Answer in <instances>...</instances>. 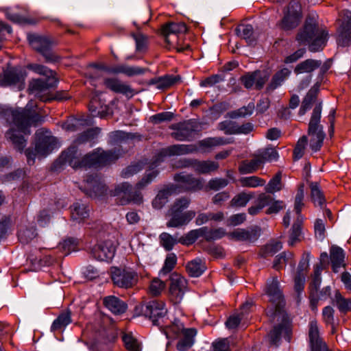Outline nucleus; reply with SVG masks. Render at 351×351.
<instances>
[{"label": "nucleus", "mask_w": 351, "mask_h": 351, "mask_svg": "<svg viewBox=\"0 0 351 351\" xmlns=\"http://www.w3.org/2000/svg\"><path fill=\"white\" fill-rule=\"evenodd\" d=\"M36 106L30 101L24 109L14 110L10 108H2V111L0 112L7 121L12 122L16 127V129L11 128L8 131L5 136L10 140L14 148L19 152H22L26 146V140L22 134H29V128L43 121L42 117L35 109Z\"/></svg>", "instance_id": "nucleus-1"}, {"label": "nucleus", "mask_w": 351, "mask_h": 351, "mask_svg": "<svg viewBox=\"0 0 351 351\" xmlns=\"http://www.w3.org/2000/svg\"><path fill=\"white\" fill-rule=\"evenodd\" d=\"M266 293L270 298L271 302L276 304V309L269 310L267 315L271 319H277L280 323L274 327L269 333L270 341L272 344L278 346L281 335L289 341L291 334V323L288 315L280 307L283 302V297L279 287V282L276 277H272L267 281Z\"/></svg>", "instance_id": "nucleus-2"}, {"label": "nucleus", "mask_w": 351, "mask_h": 351, "mask_svg": "<svg viewBox=\"0 0 351 351\" xmlns=\"http://www.w3.org/2000/svg\"><path fill=\"white\" fill-rule=\"evenodd\" d=\"M158 174V171L154 169L146 170L143 178L136 184V191L128 182L118 184L113 192L114 196H118V204L126 205L130 203L141 204L143 202V196L140 190L151 183Z\"/></svg>", "instance_id": "nucleus-3"}, {"label": "nucleus", "mask_w": 351, "mask_h": 351, "mask_svg": "<svg viewBox=\"0 0 351 351\" xmlns=\"http://www.w3.org/2000/svg\"><path fill=\"white\" fill-rule=\"evenodd\" d=\"M328 32L319 29L313 19H307L302 30L297 35V40L300 43H309L308 49L317 52L323 49L328 40Z\"/></svg>", "instance_id": "nucleus-4"}, {"label": "nucleus", "mask_w": 351, "mask_h": 351, "mask_svg": "<svg viewBox=\"0 0 351 351\" xmlns=\"http://www.w3.org/2000/svg\"><path fill=\"white\" fill-rule=\"evenodd\" d=\"M87 141L88 134L86 131H84L75 141V145L62 154L60 160L73 169L86 168L88 165V152L84 143Z\"/></svg>", "instance_id": "nucleus-5"}, {"label": "nucleus", "mask_w": 351, "mask_h": 351, "mask_svg": "<svg viewBox=\"0 0 351 351\" xmlns=\"http://www.w3.org/2000/svg\"><path fill=\"white\" fill-rule=\"evenodd\" d=\"M56 138L49 135L47 131L40 129L36 133V143L34 149L28 148L25 151V155L29 165H34L36 158H45L58 148Z\"/></svg>", "instance_id": "nucleus-6"}, {"label": "nucleus", "mask_w": 351, "mask_h": 351, "mask_svg": "<svg viewBox=\"0 0 351 351\" xmlns=\"http://www.w3.org/2000/svg\"><path fill=\"white\" fill-rule=\"evenodd\" d=\"M322 110V102H319L313 108L308 126L307 133L310 136V147L314 152L321 149L326 137L324 128L320 124Z\"/></svg>", "instance_id": "nucleus-7"}, {"label": "nucleus", "mask_w": 351, "mask_h": 351, "mask_svg": "<svg viewBox=\"0 0 351 351\" xmlns=\"http://www.w3.org/2000/svg\"><path fill=\"white\" fill-rule=\"evenodd\" d=\"M187 29L186 25L183 23H169L162 25L161 29V34L165 38L167 44L166 47L171 49V47L176 48L177 51L182 52L185 49L189 48V45L182 47L177 42V37L179 34H184Z\"/></svg>", "instance_id": "nucleus-8"}, {"label": "nucleus", "mask_w": 351, "mask_h": 351, "mask_svg": "<svg viewBox=\"0 0 351 351\" xmlns=\"http://www.w3.org/2000/svg\"><path fill=\"white\" fill-rule=\"evenodd\" d=\"M98 317L99 319L97 323L99 328H97V326H95L94 330L99 340L95 339L92 342L89 348L91 351H101L104 344L114 341L116 338V336L106 328V325L110 323V318L101 314H99Z\"/></svg>", "instance_id": "nucleus-9"}, {"label": "nucleus", "mask_w": 351, "mask_h": 351, "mask_svg": "<svg viewBox=\"0 0 351 351\" xmlns=\"http://www.w3.org/2000/svg\"><path fill=\"white\" fill-rule=\"evenodd\" d=\"M27 39L32 47L39 52L47 62H56L59 61L60 57L56 55L51 49L53 42L49 38L38 34H28Z\"/></svg>", "instance_id": "nucleus-10"}, {"label": "nucleus", "mask_w": 351, "mask_h": 351, "mask_svg": "<svg viewBox=\"0 0 351 351\" xmlns=\"http://www.w3.org/2000/svg\"><path fill=\"white\" fill-rule=\"evenodd\" d=\"M169 330L176 335H182L176 346L178 350L186 351L193 345L194 337L197 333L195 328H185L179 319H175L172 324L169 326Z\"/></svg>", "instance_id": "nucleus-11"}, {"label": "nucleus", "mask_w": 351, "mask_h": 351, "mask_svg": "<svg viewBox=\"0 0 351 351\" xmlns=\"http://www.w3.org/2000/svg\"><path fill=\"white\" fill-rule=\"evenodd\" d=\"M322 66V61L313 59H307L298 64L295 69L294 73L297 75H302L300 78L298 89L301 91L306 88L311 82L312 73L319 69Z\"/></svg>", "instance_id": "nucleus-12"}, {"label": "nucleus", "mask_w": 351, "mask_h": 351, "mask_svg": "<svg viewBox=\"0 0 351 351\" xmlns=\"http://www.w3.org/2000/svg\"><path fill=\"white\" fill-rule=\"evenodd\" d=\"M136 311H139L143 315L148 317L155 325H160V320L162 319L167 313L165 304L157 300L144 302L136 307Z\"/></svg>", "instance_id": "nucleus-13"}, {"label": "nucleus", "mask_w": 351, "mask_h": 351, "mask_svg": "<svg viewBox=\"0 0 351 351\" xmlns=\"http://www.w3.org/2000/svg\"><path fill=\"white\" fill-rule=\"evenodd\" d=\"M198 124L194 119H189L184 122L172 124L170 129L174 130L171 136L176 141H189L192 140L193 134L197 131Z\"/></svg>", "instance_id": "nucleus-14"}, {"label": "nucleus", "mask_w": 351, "mask_h": 351, "mask_svg": "<svg viewBox=\"0 0 351 351\" xmlns=\"http://www.w3.org/2000/svg\"><path fill=\"white\" fill-rule=\"evenodd\" d=\"M25 72L16 68L8 69L0 75V85L3 86H13L19 90L25 86Z\"/></svg>", "instance_id": "nucleus-15"}, {"label": "nucleus", "mask_w": 351, "mask_h": 351, "mask_svg": "<svg viewBox=\"0 0 351 351\" xmlns=\"http://www.w3.org/2000/svg\"><path fill=\"white\" fill-rule=\"evenodd\" d=\"M300 18V6L298 2L292 1L285 12L284 17L278 23V25L283 30H291L299 25Z\"/></svg>", "instance_id": "nucleus-16"}, {"label": "nucleus", "mask_w": 351, "mask_h": 351, "mask_svg": "<svg viewBox=\"0 0 351 351\" xmlns=\"http://www.w3.org/2000/svg\"><path fill=\"white\" fill-rule=\"evenodd\" d=\"M119 156L116 151L105 152L101 149H97L89 154V169L106 166L114 162Z\"/></svg>", "instance_id": "nucleus-17"}, {"label": "nucleus", "mask_w": 351, "mask_h": 351, "mask_svg": "<svg viewBox=\"0 0 351 351\" xmlns=\"http://www.w3.org/2000/svg\"><path fill=\"white\" fill-rule=\"evenodd\" d=\"M116 244L112 240H106L97 243L91 250L93 256L100 261H110L114 256Z\"/></svg>", "instance_id": "nucleus-18"}, {"label": "nucleus", "mask_w": 351, "mask_h": 351, "mask_svg": "<svg viewBox=\"0 0 351 351\" xmlns=\"http://www.w3.org/2000/svg\"><path fill=\"white\" fill-rule=\"evenodd\" d=\"M112 280L118 287L128 289L136 284L138 276L133 271L116 269L112 273Z\"/></svg>", "instance_id": "nucleus-19"}, {"label": "nucleus", "mask_w": 351, "mask_h": 351, "mask_svg": "<svg viewBox=\"0 0 351 351\" xmlns=\"http://www.w3.org/2000/svg\"><path fill=\"white\" fill-rule=\"evenodd\" d=\"M261 235V228L257 226L247 228H237L228 233V237L230 239L248 243H254L258 239Z\"/></svg>", "instance_id": "nucleus-20"}, {"label": "nucleus", "mask_w": 351, "mask_h": 351, "mask_svg": "<svg viewBox=\"0 0 351 351\" xmlns=\"http://www.w3.org/2000/svg\"><path fill=\"white\" fill-rule=\"evenodd\" d=\"M269 77V74L267 71H256L242 76L241 81L247 89L254 85L256 89L260 90L263 88Z\"/></svg>", "instance_id": "nucleus-21"}, {"label": "nucleus", "mask_w": 351, "mask_h": 351, "mask_svg": "<svg viewBox=\"0 0 351 351\" xmlns=\"http://www.w3.org/2000/svg\"><path fill=\"white\" fill-rule=\"evenodd\" d=\"M344 16V21L337 30V45L343 47L351 45V12L346 11Z\"/></svg>", "instance_id": "nucleus-22"}, {"label": "nucleus", "mask_w": 351, "mask_h": 351, "mask_svg": "<svg viewBox=\"0 0 351 351\" xmlns=\"http://www.w3.org/2000/svg\"><path fill=\"white\" fill-rule=\"evenodd\" d=\"M167 215L170 217L167 222L168 228H178L187 224L195 216V212L188 210L184 213L168 211Z\"/></svg>", "instance_id": "nucleus-23"}, {"label": "nucleus", "mask_w": 351, "mask_h": 351, "mask_svg": "<svg viewBox=\"0 0 351 351\" xmlns=\"http://www.w3.org/2000/svg\"><path fill=\"white\" fill-rule=\"evenodd\" d=\"M170 293L176 298L178 301H180L186 290V280L182 276L174 273L170 277Z\"/></svg>", "instance_id": "nucleus-24"}, {"label": "nucleus", "mask_w": 351, "mask_h": 351, "mask_svg": "<svg viewBox=\"0 0 351 351\" xmlns=\"http://www.w3.org/2000/svg\"><path fill=\"white\" fill-rule=\"evenodd\" d=\"M308 336L311 351H329L326 345L319 337L317 322L315 320H312L309 323Z\"/></svg>", "instance_id": "nucleus-25"}, {"label": "nucleus", "mask_w": 351, "mask_h": 351, "mask_svg": "<svg viewBox=\"0 0 351 351\" xmlns=\"http://www.w3.org/2000/svg\"><path fill=\"white\" fill-rule=\"evenodd\" d=\"M174 179L178 182L179 186L186 191L199 190L203 187V183L201 180L196 179L189 174H184L183 173L176 174Z\"/></svg>", "instance_id": "nucleus-26"}, {"label": "nucleus", "mask_w": 351, "mask_h": 351, "mask_svg": "<svg viewBox=\"0 0 351 351\" xmlns=\"http://www.w3.org/2000/svg\"><path fill=\"white\" fill-rule=\"evenodd\" d=\"M58 78L49 77V79H33L29 84V90L35 94L45 92L57 86Z\"/></svg>", "instance_id": "nucleus-27"}, {"label": "nucleus", "mask_w": 351, "mask_h": 351, "mask_svg": "<svg viewBox=\"0 0 351 351\" xmlns=\"http://www.w3.org/2000/svg\"><path fill=\"white\" fill-rule=\"evenodd\" d=\"M189 166H191L196 172L201 174L209 173L212 171L217 170L219 167V165L217 162L210 160H186L184 162V164L181 165V167Z\"/></svg>", "instance_id": "nucleus-28"}, {"label": "nucleus", "mask_w": 351, "mask_h": 351, "mask_svg": "<svg viewBox=\"0 0 351 351\" xmlns=\"http://www.w3.org/2000/svg\"><path fill=\"white\" fill-rule=\"evenodd\" d=\"M103 304L105 307L114 315H121L128 308L127 304L114 295L105 297L103 299Z\"/></svg>", "instance_id": "nucleus-29"}, {"label": "nucleus", "mask_w": 351, "mask_h": 351, "mask_svg": "<svg viewBox=\"0 0 351 351\" xmlns=\"http://www.w3.org/2000/svg\"><path fill=\"white\" fill-rule=\"evenodd\" d=\"M106 192V186L97 173L89 175V197H99Z\"/></svg>", "instance_id": "nucleus-30"}, {"label": "nucleus", "mask_w": 351, "mask_h": 351, "mask_svg": "<svg viewBox=\"0 0 351 351\" xmlns=\"http://www.w3.org/2000/svg\"><path fill=\"white\" fill-rule=\"evenodd\" d=\"M104 84L108 88L116 93H121L126 96H132L133 95L132 88L129 85L123 83L117 78H106L104 80Z\"/></svg>", "instance_id": "nucleus-31"}, {"label": "nucleus", "mask_w": 351, "mask_h": 351, "mask_svg": "<svg viewBox=\"0 0 351 351\" xmlns=\"http://www.w3.org/2000/svg\"><path fill=\"white\" fill-rule=\"evenodd\" d=\"M345 254L343 250L337 245H332L330 249V259L332 269L335 273H337L341 267H345Z\"/></svg>", "instance_id": "nucleus-32"}, {"label": "nucleus", "mask_w": 351, "mask_h": 351, "mask_svg": "<svg viewBox=\"0 0 351 351\" xmlns=\"http://www.w3.org/2000/svg\"><path fill=\"white\" fill-rule=\"evenodd\" d=\"M72 322L71 311L69 309L62 311L53 322L51 330L53 332H63L65 328Z\"/></svg>", "instance_id": "nucleus-33"}, {"label": "nucleus", "mask_w": 351, "mask_h": 351, "mask_svg": "<svg viewBox=\"0 0 351 351\" xmlns=\"http://www.w3.org/2000/svg\"><path fill=\"white\" fill-rule=\"evenodd\" d=\"M321 82L319 81L316 82L313 87L308 90L306 96L302 100V105L299 110L300 115H304L307 110H308L313 103L315 101L319 89L320 87Z\"/></svg>", "instance_id": "nucleus-34"}, {"label": "nucleus", "mask_w": 351, "mask_h": 351, "mask_svg": "<svg viewBox=\"0 0 351 351\" xmlns=\"http://www.w3.org/2000/svg\"><path fill=\"white\" fill-rule=\"evenodd\" d=\"M290 75L291 71L287 68H283L277 71L266 88L267 93H271L281 86Z\"/></svg>", "instance_id": "nucleus-35"}, {"label": "nucleus", "mask_w": 351, "mask_h": 351, "mask_svg": "<svg viewBox=\"0 0 351 351\" xmlns=\"http://www.w3.org/2000/svg\"><path fill=\"white\" fill-rule=\"evenodd\" d=\"M236 32L242 38L245 40L249 45H255L256 38L254 33V29L251 25H241L236 28Z\"/></svg>", "instance_id": "nucleus-36"}, {"label": "nucleus", "mask_w": 351, "mask_h": 351, "mask_svg": "<svg viewBox=\"0 0 351 351\" xmlns=\"http://www.w3.org/2000/svg\"><path fill=\"white\" fill-rule=\"evenodd\" d=\"M303 217L302 215L297 217L291 229L288 244L290 246L294 245L297 242L300 241L302 237V224Z\"/></svg>", "instance_id": "nucleus-37"}, {"label": "nucleus", "mask_w": 351, "mask_h": 351, "mask_svg": "<svg viewBox=\"0 0 351 351\" xmlns=\"http://www.w3.org/2000/svg\"><path fill=\"white\" fill-rule=\"evenodd\" d=\"M262 165V160H261L258 156L256 154L252 160L241 162L239 170L240 173L243 174L252 173L256 171Z\"/></svg>", "instance_id": "nucleus-38"}, {"label": "nucleus", "mask_w": 351, "mask_h": 351, "mask_svg": "<svg viewBox=\"0 0 351 351\" xmlns=\"http://www.w3.org/2000/svg\"><path fill=\"white\" fill-rule=\"evenodd\" d=\"M87 125L85 119L71 117L62 124V128L68 132H77L85 129Z\"/></svg>", "instance_id": "nucleus-39"}, {"label": "nucleus", "mask_w": 351, "mask_h": 351, "mask_svg": "<svg viewBox=\"0 0 351 351\" xmlns=\"http://www.w3.org/2000/svg\"><path fill=\"white\" fill-rule=\"evenodd\" d=\"M186 269L190 276L199 277L206 270V267L202 259L195 258L187 263Z\"/></svg>", "instance_id": "nucleus-40"}, {"label": "nucleus", "mask_w": 351, "mask_h": 351, "mask_svg": "<svg viewBox=\"0 0 351 351\" xmlns=\"http://www.w3.org/2000/svg\"><path fill=\"white\" fill-rule=\"evenodd\" d=\"M106 106L98 97H94L89 102V115L103 117L106 114Z\"/></svg>", "instance_id": "nucleus-41"}, {"label": "nucleus", "mask_w": 351, "mask_h": 351, "mask_svg": "<svg viewBox=\"0 0 351 351\" xmlns=\"http://www.w3.org/2000/svg\"><path fill=\"white\" fill-rule=\"evenodd\" d=\"M206 231V227L189 231L186 235L178 239V242L182 245H189L194 243L200 237H204Z\"/></svg>", "instance_id": "nucleus-42"}, {"label": "nucleus", "mask_w": 351, "mask_h": 351, "mask_svg": "<svg viewBox=\"0 0 351 351\" xmlns=\"http://www.w3.org/2000/svg\"><path fill=\"white\" fill-rule=\"evenodd\" d=\"M180 80V77L173 75H165L151 80L152 84H155L157 89H165L176 84Z\"/></svg>", "instance_id": "nucleus-43"}, {"label": "nucleus", "mask_w": 351, "mask_h": 351, "mask_svg": "<svg viewBox=\"0 0 351 351\" xmlns=\"http://www.w3.org/2000/svg\"><path fill=\"white\" fill-rule=\"evenodd\" d=\"M282 248V243L280 241L271 240L261 249V256H272Z\"/></svg>", "instance_id": "nucleus-44"}, {"label": "nucleus", "mask_w": 351, "mask_h": 351, "mask_svg": "<svg viewBox=\"0 0 351 351\" xmlns=\"http://www.w3.org/2000/svg\"><path fill=\"white\" fill-rule=\"evenodd\" d=\"M257 155L262 160L263 165L265 162L277 161L279 158L278 152L273 147H267L259 150Z\"/></svg>", "instance_id": "nucleus-45"}, {"label": "nucleus", "mask_w": 351, "mask_h": 351, "mask_svg": "<svg viewBox=\"0 0 351 351\" xmlns=\"http://www.w3.org/2000/svg\"><path fill=\"white\" fill-rule=\"evenodd\" d=\"M197 151L193 145H174L167 149L169 155H184Z\"/></svg>", "instance_id": "nucleus-46"}, {"label": "nucleus", "mask_w": 351, "mask_h": 351, "mask_svg": "<svg viewBox=\"0 0 351 351\" xmlns=\"http://www.w3.org/2000/svg\"><path fill=\"white\" fill-rule=\"evenodd\" d=\"M228 143V141L223 137H209L198 142V145L200 147L207 149L226 145Z\"/></svg>", "instance_id": "nucleus-47"}, {"label": "nucleus", "mask_w": 351, "mask_h": 351, "mask_svg": "<svg viewBox=\"0 0 351 351\" xmlns=\"http://www.w3.org/2000/svg\"><path fill=\"white\" fill-rule=\"evenodd\" d=\"M27 68L36 74L45 77V79L49 77H56V73L48 67L38 64H29Z\"/></svg>", "instance_id": "nucleus-48"}, {"label": "nucleus", "mask_w": 351, "mask_h": 351, "mask_svg": "<svg viewBox=\"0 0 351 351\" xmlns=\"http://www.w3.org/2000/svg\"><path fill=\"white\" fill-rule=\"evenodd\" d=\"M87 216L86 206L78 202L73 205V209L71 213V217L73 221L78 223L83 221Z\"/></svg>", "instance_id": "nucleus-49"}, {"label": "nucleus", "mask_w": 351, "mask_h": 351, "mask_svg": "<svg viewBox=\"0 0 351 351\" xmlns=\"http://www.w3.org/2000/svg\"><path fill=\"white\" fill-rule=\"evenodd\" d=\"M160 245L162 246L165 250L170 251L173 249V246L179 243L177 237L171 235L167 232H162L159 236Z\"/></svg>", "instance_id": "nucleus-50"}, {"label": "nucleus", "mask_w": 351, "mask_h": 351, "mask_svg": "<svg viewBox=\"0 0 351 351\" xmlns=\"http://www.w3.org/2000/svg\"><path fill=\"white\" fill-rule=\"evenodd\" d=\"M239 182L242 186L251 188L264 186L266 182L265 180L255 176L241 178Z\"/></svg>", "instance_id": "nucleus-51"}, {"label": "nucleus", "mask_w": 351, "mask_h": 351, "mask_svg": "<svg viewBox=\"0 0 351 351\" xmlns=\"http://www.w3.org/2000/svg\"><path fill=\"white\" fill-rule=\"evenodd\" d=\"M311 198L314 204L319 206L324 204L325 200L317 182H311Z\"/></svg>", "instance_id": "nucleus-52"}, {"label": "nucleus", "mask_w": 351, "mask_h": 351, "mask_svg": "<svg viewBox=\"0 0 351 351\" xmlns=\"http://www.w3.org/2000/svg\"><path fill=\"white\" fill-rule=\"evenodd\" d=\"M254 104L250 102L246 106H243L237 110L232 111L228 113L229 117L232 119H237L239 117H245L251 115L254 110Z\"/></svg>", "instance_id": "nucleus-53"}, {"label": "nucleus", "mask_w": 351, "mask_h": 351, "mask_svg": "<svg viewBox=\"0 0 351 351\" xmlns=\"http://www.w3.org/2000/svg\"><path fill=\"white\" fill-rule=\"evenodd\" d=\"M334 304L341 313L351 311V299L347 300L339 293L335 294Z\"/></svg>", "instance_id": "nucleus-54"}, {"label": "nucleus", "mask_w": 351, "mask_h": 351, "mask_svg": "<svg viewBox=\"0 0 351 351\" xmlns=\"http://www.w3.org/2000/svg\"><path fill=\"white\" fill-rule=\"evenodd\" d=\"M171 191L169 189L160 190L156 197L152 202V205L155 208L160 209L167 202Z\"/></svg>", "instance_id": "nucleus-55"}, {"label": "nucleus", "mask_w": 351, "mask_h": 351, "mask_svg": "<svg viewBox=\"0 0 351 351\" xmlns=\"http://www.w3.org/2000/svg\"><path fill=\"white\" fill-rule=\"evenodd\" d=\"M281 188V172H278L275 176L270 180L265 189L266 192L274 193L275 192L280 191Z\"/></svg>", "instance_id": "nucleus-56"}, {"label": "nucleus", "mask_w": 351, "mask_h": 351, "mask_svg": "<svg viewBox=\"0 0 351 351\" xmlns=\"http://www.w3.org/2000/svg\"><path fill=\"white\" fill-rule=\"evenodd\" d=\"M252 197L253 193H240L232 198L231 205L233 206H245Z\"/></svg>", "instance_id": "nucleus-57"}, {"label": "nucleus", "mask_w": 351, "mask_h": 351, "mask_svg": "<svg viewBox=\"0 0 351 351\" xmlns=\"http://www.w3.org/2000/svg\"><path fill=\"white\" fill-rule=\"evenodd\" d=\"M307 142L308 138L306 136H303L299 138L293 150L294 160H298L303 156Z\"/></svg>", "instance_id": "nucleus-58"}, {"label": "nucleus", "mask_w": 351, "mask_h": 351, "mask_svg": "<svg viewBox=\"0 0 351 351\" xmlns=\"http://www.w3.org/2000/svg\"><path fill=\"white\" fill-rule=\"evenodd\" d=\"M190 202V199L187 197L177 199L169 210L177 213H184L183 210L189 207Z\"/></svg>", "instance_id": "nucleus-59"}, {"label": "nucleus", "mask_w": 351, "mask_h": 351, "mask_svg": "<svg viewBox=\"0 0 351 351\" xmlns=\"http://www.w3.org/2000/svg\"><path fill=\"white\" fill-rule=\"evenodd\" d=\"M237 123L232 121H224L219 123L218 129L223 131L226 134H237Z\"/></svg>", "instance_id": "nucleus-60"}, {"label": "nucleus", "mask_w": 351, "mask_h": 351, "mask_svg": "<svg viewBox=\"0 0 351 351\" xmlns=\"http://www.w3.org/2000/svg\"><path fill=\"white\" fill-rule=\"evenodd\" d=\"M226 234L228 235L225 229L223 228H219L215 230H208L206 227V231L204 234V237L207 241H211L219 239Z\"/></svg>", "instance_id": "nucleus-61"}, {"label": "nucleus", "mask_w": 351, "mask_h": 351, "mask_svg": "<svg viewBox=\"0 0 351 351\" xmlns=\"http://www.w3.org/2000/svg\"><path fill=\"white\" fill-rule=\"evenodd\" d=\"M177 263V256L174 253L168 254L165 261L164 265L161 269V273L163 274H167L169 273L175 267Z\"/></svg>", "instance_id": "nucleus-62"}, {"label": "nucleus", "mask_w": 351, "mask_h": 351, "mask_svg": "<svg viewBox=\"0 0 351 351\" xmlns=\"http://www.w3.org/2000/svg\"><path fill=\"white\" fill-rule=\"evenodd\" d=\"M293 254L291 252H283L276 256L274 261L273 267L279 270L282 267L283 264H286L287 261L292 257Z\"/></svg>", "instance_id": "nucleus-63"}, {"label": "nucleus", "mask_w": 351, "mask_h": 351, "mask_svg": "<svg viewBox=\"0 0 351 351\" xmlns=\"http://www.w3.org/2000/svg\"><path fill=\"white\" fill-rule=\"evenodd\" d=\"M228 183V180L225 178H216L209 180L207 187L210 190L218 191L226 187Z\"/></svg>", "instance_id": "nucleus-64"}]
</instances>
